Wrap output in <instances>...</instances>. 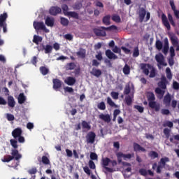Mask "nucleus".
Masks as SVG:
<instances>
[{
    "label": "nucleus",
    "mask_w": 179,
    "mask_h": 179,
    "mask_svg": "<svg viewBox=\"0 0 179 179\" xmlns=\"http://www.w3.org/2000/svg\"><path fill=\"white\" fill-rule=\"evenodd\" d=\"M167 78L166 76H163L161 78V81L158 83V87L155 88V92L156 94H159L161 96V98L164 96V93H166V89H167Z\"/></svg>",
    "instance_id": "f257e3e1"
},
{
    "label": "nucleus",
    "mask_w": 179,
    "mask_h": 179,
    "mask_svg": "<svg viewBox=\"0 0 179 179\" xmlns=\"http://www.w3.org/2000/svg\"><path fill=\"white\" fill-rule=\"evenodd\" d=\"M148 100L149 101L148 106L150 108L155 110L156 113L160 111V103H156L155 100L156 98L155 97V94L153 92H149L148 95Z\"/></svg>",
    "instance_id": "f03ea898"
},
{
    "label": "nucleus",
    "mask_w": 179,
    "mask_h": 179,
    "mask_svg": "<svg viewBox=\"0 0 179 179\" xmlns=\"http://www.w3.org/2000/svg\"><path fill=\"white\" fill-rule=\"evenodd\" d=\"M106 30L111 31V30H117V27L115 25H112L109 27H101V29L94 28L93 31L96 36L99 37H106L107 36V33H106Z\"/></svg>",
    "instance_id": "7ed1b4c3"
},
{
    "label": "nucleus",
    "mask_w": 179,
    "mask_h": 179,
    "mask_svg": "<svg viewBox=\"0 0 179 179\" xmlns=\"http://www.w3.org/2000/svg\"><path fill=\"white\" fill-rule=\"evenodd\" d=\"M20 160L22 159V155L19 153V150L17 149H12L11 150V155H7L6 158H4L2 162L3 163H9L11 160Z\"/></svg>",
    "instance_id": "20e7f679"
},
{
    "label": "nucleus",
    "mask_w": 179,
    "mask_h": 179,
    "mask_svg": "<svg viewBox=\"0 0 179 179\" xmlns=\"http://www.w3.org/2000/svg\"><path fill=\"white\" fill-rule=\"evenodd\" d=\"M34 27L35 30H43L45 33H50V29L45 27L44 22H34Z\"/></svg>",
    "instance_id": "39448f33"
},
{
    "label": "nucleus",
    "mask_w": 179,
    "mask_h": 179,
    "mask_svg": "<svg viewBox=\"0 0 179 179\" xmlns=\"http://www.w3.org/2000/svg\"><path fill=\"white\" fill-rule=\"evenodd\" d=\"M110 162H111V159L110 158L108 157L103 158L101 165H102V167L105 169L106 171H108V173H113V171H114V169H113L112 168L108 167V164H110Z\"/></svg>",
    "instance_id": "423d86ee"
},
{
    "label": "nucleus",
    "mask_w": 179,
    "mask_h": 179,
    "mask_svg": "<svg viewBox=\"0 0 179 179\" xmlns=\"http://www.w3.org/2000/svg\"><path fill=\"white\" fill-rule=\"evenodd\" d=\"M116 157L117 159V162L119 164H120V163H122V158L124 160H127V159H131L132 157V155L124 154L122 152H119L116 154Z\"/></svg>",
    "instance_id": "0eeeda50"
},
{
    "label": "nucleus",
    "mask_w": 179,
    "mask_h": 179,
    "mask_svg": "<svg viewBox=\"0 0 179 179\" xmlns=\"http://www.w3.org/2000/svg\"><path fill=\"white\" fill-rule=\"evenodd\" d=\"M86 140L87 143H94L96 141V133L94 131H90L86 136Z\"/></svg>",
    "instance_id": "6e6552de"
},
{
    "label": "nucleus",
    "mask_w": 179,
    "mask_h": 179,
    "mask_svg": "<svg viewBox=\"0 0 179 179\" xmlns=\"http://www.w3.org/2000/svg\"><path fill=\"white\" fill-rule=\"evenodd\" d=\"M146 13L147 12L145 8L141 7L138 8V14L140 23H142L143 20H145V16H146Z\"/></svg>",
    "instance_id": "1a4fd4ad"
},
{
    "label": "nucleus",
    "mask_w": 179,
    "mask_h": 179,
    "mask_svg": "<svg viewBox=\"0 0 179 179\" xmlns=\"http://www.w3.org/2000/svg\"><path fill=\"white\" fill-rule=\"evenodd\" d=\"M141 69L143 71V73L148 76L149 75V71H150L153 66H152L150 64H141Z\"/></svg>",
    "instance_id": "9d476101"
},
{
    "label": "nucleus",
    "mask_w": 179,
    "mask_h": 179,
    "mask_svg": "<svg viewBox=\"0 0 179 179\" xmlns=\"http://www.w3.org/2000/svg\"><path fill=\"white\" fill-rule=\"evenodd\" d=\"M62 12V9L58 6H52L50 8L49 13L52 16H57V15L61 13Z\"/></svg>",
    "instance_id": "9b49d317"
},
{
    "label": "nucleus",
    "mask_w": 179,
    "mask_h": 179,
    "mask_svg": "<svg viewBox=\"0 0 179 179\" xmlns=\"http://www.w3.org/2000/svg\"><path fill=\"white\" fill-rule=\"evenodd\" d=\"M162 24L167 30H171V26H170V22H169V19H167V16H166V14L163 13L162 15Z\"/></svg>",
    "instance_id": "f8f14e48"
},
{
    "label": "nucleus",
    "mask_w": 179,
    "mask_h": 179,
    "mask_svg": "<svg viewBox=\"0 0 179 179\" xmlns=\"http://www.w3.org/2000/svg\"><path fill=\"white\" fill-rule=\"evenodd\" d=\"M155 59L159 65H162L163 66H167V63L164 62V56L162 54L156 55Z\"/></svg>",
    "instance_id": "ddd939ff"
},
{
    "label": "nucleus",
    "mask_w": 179,
    "mask_h": 179,
    "mask_svg": "<svg viewBox=\"0 0 179 179\" xmlns=\"http://www.w3.org/2000/svg\"><path fill=\"white\" fill-rule=\"evenodd\" d=\"M52 83H53V89L54 90H58V89H61L62 87V81H61L58 78H54L52 80Z\"/></svg>",
    "instance_id": "4468645a"
},
{
    "label": "nucleus",
    "mask_w": 179,
    "mask_h": 179,
    "mask_svg": "<svg viewBox=\"0 0 179 179\" xmlns=\"http://www.w3.org/2000/svg\"><path fill=\"white\" fill-rule=\"evenodd\" d=\"M106 57L108 58V59H118V56L117 55L114 54V52H111V50L108 49L105 52Z\"/></svg>",
    "instance_id": "2eb2a0df"
},
{
    "label": "nucleus",
    "mask_w": 179,
    "mask_h": 179,
    "mask_svg": "<svg viewBox=\"0 0 179 179\" xmlns=\"http://www.w3.org/2000/svg\"><path fill=\"white\" fill-rule=\"evenodd\" d=\"M99 119L104 121V122L108 123L111 122V117H110L109 114L104 115L101 113L99 115Z\"/></svg>",
    "instance_id": "dca6fc26"
},
{
    "label": "nucleus",
    "mask_w": 179,
    "mask_h": 179,
    "mask_svg": "<svg viewBox=\"0 0 179 179\" xmlns=\"http://www.w3.org/2000/svg\"><path fill=\"white\" fill-rule=\"evenodd\" d=\"M133 148L134 152H146V149L141 146V145H139L138 143H134Z\"/></svg>",
    "instance_id": "f3484780"
},
{
    "label": "nucleus",
    "mask_w": 179,
    "mask_h": 179,
    "mask_svg": "<svg viewBox=\"0 0 179 179\" xmlns=\"http://www.w3.org/2000/svg\"><path fill=\"white\" fill-rule=\"evenodd\" d=\"M22 129L16 128L12 131V135L15 139L22 136Z\"/></svg>",
    "instance_id": "a211bd4d"
},
{
    "label": "nucleus",
    "mask_w": 179,
    "mask_h": 179,
    "mask_svg": "<svg viewBox=\"0 0 179 179\" xmlns=\"http://www.w3.org/2000/svg\"><path fill=\"white\" fill-rule=\"evenodd\" d=\"M65 83H66V85H68L69 86H73V85H75V83H76V78H73V77H68L66 80H65Z\"/></svg>",
    "instance_id": "6ab92c4d"
},
{
    "label": "nucleus",
    "mask_w": 179,
    "mask_h": 179,
    "mask_svg": "<svg viewBox=\"0 0 179 179\" xmlns=\"http://www.w3.org/2000/svg\"><path fill=\"white\" fill-rule=\"evenodd\" d=\"M8 100V107H10L11 108H13L15 107L16 102L15 101V98L12 96H8L7 98Z\"/></svg>",
    "instance_id": "aec40b11"
},
{
    "label": "nucleus",
    "mask_w": 179,
    "mask_h": 179,
    "mask_svg": "<svg viewBox=\"0 0 179 179\" xmlns=\"http://www.w3.org/2000/svg\"><path fill=\"white\" fill-rule=\"evenodd\" d=\"M169 39L166 38L164 39V45L162 50V52L164 54V55H167V54H169Z\"/></svg>",
    "instance_id": "412c9836"
},
{
    "label": "nucleus",
    "mask_w": 179,
    "mask_h": 179,
    "mask_svg": "<svg viewBox=\"0 0 179 179\" xmlns=\"http://www.w3.org/2000/svg\"><path fill=\"white\" fill-rule=\"evenodd\" d=\"M6 19H8V14L6 13L0 15V27L3 26V24L6 23Z\"/></svg>",
    "instance_id": "4be33fe9"
},
{
    "label": "nucleus",
    "mask_w": 179,
    "mask_h": 179,
    "mask_svg": "<svg viewBox=\"0 0 179 179\" xmlns=\"http://www.w3.org/2000/svg\"><path fill=\"white\" fill-rule=\"evenodd\" d=\"M171 103V95L170 94V93H167L164 97V103L166 106H170Z\"/></svg>",
    "instance_id": "5701e85b"
},
{
    "label": "nucleus",
    "mask_w": 179,
    "mask_h": 179,
    "mask_svg": "<svg viewBox=\"0 0 179 179\" xmlns=\"http://www.w3.org/2000/svg\"><path fill=\"white\" fill-rule=\"evenodd\" d=\"M91 75L96 76V78H100L101 76V70L97 69H92V71L90 72Z\"/></svg>",
    "instance_id": "b1692460"
},
{
    "label": "nucleus",
    "mask_w": 179,
    "mask_h": 179,
    "mask_svg": "<svg viewBox=\"0 0 179 179\" xmlns=\"http://www.w3.org/2000/svg\"><path fill=\"white\" fill-rule=\"evenodd\" d=\"M110 19H111V16L110 15L104 16L102 19V23H103L105 26H110V24H111Z\"/></svg>",
    "instance_id": "393cba45"
},
{
    "label": "nucleus",
    "mask_w": 179,
    "mask_h": 179,
    "mask_svg": "<svg viewBox=\"0 0 179 179\" xmlns=\"http://www.w3.org/2000/svg\"><path fill=\"white\" fill-rule=\"evenodd\" d=\"M76 55L80 58H86V50L82 48L76 52Z\"/></svg>",
    "instance_id": "a878e982"
},
{
    "label": "nucleus",
    "mask_w": 179,
    "mask_h": 179,
    "mask_svg": "<svg viewBox=\"0 0 179 179\" xmlns=\"http://www.w3.org/2000/svg\"><path fill=\"white\" fill-rule=\"evenodd\" d=\"M45 23L46 26H48V27H52V26H54V18L47 17L45 20Z\"/></svg>",
    "instance_id": "bb28decb"
},
{
    "label": "nucleus",
    "mask_w": 179,
    "mask_h": 179,
    "mask_svg": "<svg viewBox=\"0 0 179 179\" xmlns=\"http://www.w3.org/2000/svg\"><path fill=\"white\" fill-rule=\"evenodd\" d=\"M169 38L173 45H178V38L176 35H171Z\"/></svg>",
    "instance_id": "cd10ccee"
},
{
    "label": "nucleus",
    "mask_w": 179,
    "mask_h": 179,
    "mask_svg": "<svg viewBox=\"0 0 179 179\" xmlns=\"http://www.w3.org/2000/svg\"><path fill=\"white\" fill-rule=\"evenodd\" d=\"M124 75H129L131 73V67L128 64H125L122 69Z\"/></svg>",
    "instance_id": "c85d7f7f"
},
{
    "label": "nucleus",
    "mask_w": 179,
    "mask_h": 179,
    "mask_svg": "<svg viewBox=\"0 0 179 179\" xmlns=\"http://www.w3.org/2000/svg\"><path fill=\"white\" fill-rule=\"evenodd\" d=\"M26 101V96L24 93H20L18 96V103L19 104H23Z\"/></svg>",
    "instance_id": "c756f323"
},
{
    "label": "nucleus",
    "mask_w": 179,
    "mask_h": 179,
    "mask_svg": "<svg viewBox=\"0 0 179 179\" xmlns=\"http://www.w3.org/2000/svg\"><path fill=\"white\" fill-rule=\"evenodd\" d=\"M32 41H33V43H34L35 44L38 45V43H41V41H43V37L38 36L37 35H34Z\"/></svg>",
    "instance_id": "7c9ffc66"
},
{
    "label": "nucleus",
    "mask_w": 179,
    "mask_h": 179,
    "mask_svg": "<svg viewBox=\"0 0 179 179\" xmlns=\"http://www.w3.org/2000/svg\"><path fill=\"white\" fill-rule=\"evenodd\" d=\"M67 16L73 17V19H79V14L75 11H69L67 13Z\"/></svg>",
    "instance_id": "2f4dec72"
},
{
    "label": "nucleus",
    "mask_w": 179,
    "mask_h": 179,
    "mask_svg": "<svg viewBox=\"0 0 179 179\" xmlns=\"http://www.w3.org/2000/svg\"><path fill=\"white\" fill-rule=\"evenodd\" d=\"M43 50H45V54H51L52 52V46L50 45H43Z\"/></svg>",
    "instance_id": "473e14b6"
},
{
    "label": "nucleus",
    "mask_w": 179,
    "mask_h": 179,
    "mask_svg": "<svg viewBox=\"0 0 179 179\" xmlns=\"http://www.w3.org/2000/svg\"><path fill=\"white\" fill-rule=\"evenodd\" d=\"M155 47L158 51H160L163 49V42L160 40H157L155 42Z\"/></svg>",
    "instance_id": "72a5a7b5"
},
{
    "label": "nucleus",
    "mask_w": 179,
    "mask_h": 179,
    "mask_svg": "<svg viewBox=\"0 0 179 179\" xmlns=\"http://www.w3.org/2000/svg\"><path fill=\"white\" fill-rule=\"evenodd\" d=\"M166 73L167 79L171 80V79H173V73H171V69H170L169 67L166 69Z\"/></svg>",
    "instance_id": "f704fd0d"
},
{
    "label": "nucleus",
    "mask_w": 179,
    "mask_h": 179,
    "mask_svg": "<svg viewBox=\"0 0 179 179\" xmlns=\"http://www.w3.org/2000/svg\"><path fill=\"white\" fill-rule=\"evenodd\" d=\"M170 162V159L167 157H164L163 158H161L159 164H162L164 167L166 166V163Z\"/></svg>",
    "instance_id": "c9c22d12"
},
{
    "label": "nucleus",
    "mask_w": 179,
    "mask_h": 179,
    "mask_svg": "<svg viewBox=\"0 0 179 179\" xmlns=\"http://www.w3.org/2000/svg\"><path fill=\"white\" fill-rule=\"evenodd\" d=\"M62 9L63 10V13L64 15H65L66 16H68V13H69V8L68 7V5L66 4H63L62 5Z\"/></svg>",
    "instance_id": "e433bc0d"
},
{
    "label": "nucleus",
    "mask_w": 179,
    "mask_h": 179,
    "mask_svg": "<svg viewBox=\"0 0 179 179\" xmlns=\"http://www.w3.org/2000/svg\"><path fill=\"white\" fill-rule=\"evenodd\" d=\"M81 125L83 129H87L89 131L92 129V127L90 126V124H89V123H87V122L85 120L82 122Z\"/></svg>",
    "instance_id": "4c0bfd02"
},
{
    "label": "nucleus",
    "mask_w": 179,
    "mask_h": 179,
    "mask_svg": "<svg viewBox=\"0 0 179 179\" xmlns=\"http://www.w3.org/2000/svg\"><path fill=\"white\" fill-rule=\"evenodd\" d=\"M42 163L43 164H45L46 166L48 164H51V162H50V159H48V157L43 155L42 157Z\"/></svg>",
    "instance_id": "58836bf2"
},
{
    "label": "nucleus",
    "mask_w": 179,
    "mask_h": 179,
    "mask_svg": "<svg viewBox=\"0 0 179 179\" xmlns=\"http://www.w3.org/2000/svg\"><path fill=\"white\" fill-rule=\"evenodd\" d=\"M148 156L151 157V159H157L159 154L156 151H151L149 152Z\"/></svg>",
    "instance_id": "ea45409f"
},
{
    "label": "nucleus",
    "mask_w": 179,
    "mask_h": 179,
    "mask_svg": "<svg viewBox=\"0 0 179 179\" xmlns=\"http://www.w3.org/2000/svg\"><path fill=\"white\" fill-rule=\"evenodd\" d=\"M76 68V64L73 62H71L66 64V69L69 71H73V69H75Z\"/></svg>",
    "instance_id": "a19ab883"
},
{
    "label": "nucleus",
    "mask_w": 179,
    "mask_h": 179,
    "mask_svg": "<svg viewBox=\"0 0 179 179\" xmlns=\"http://www.w3.org/2000/svg\"><path fill=\"white\" fill-rule=\"evenodd\" d=\"M133 57L134 58H137V57H139V48L138 46L134 48Z\"/></svg>",
    "instance_id": "79ce46f5"
},
{
    "label": "nucleus",
    "mask_w": 179,
    "mask_h": 179,
    "mask_svg": "<svg viewBox=\"0 0 179 179\" xmlns=\"http://www.w3.org/2000/svg\"><path fill=\"white\" fill-rule=\"evenodd\" d=\"M10 143L13 149H17V148H19V145H17V141L15 139H10Z\"/></svg>",
    "instance_id": "37998d69"
},
{
    "label": "nucleus",
    "mask_w": 179,
    "mask_h": 179,
    "mask_svg": "<svg viewBox=\"0 0 179 179\" xmlns=\"http://www.w3.org/2000/svg\"><path fill=\"white\" fill-rule=\"evenodd\" d=\"M40 71L41 73H42V75L45 76L48 73V72H50V70H48V69H47L45 66H41L40 67Z\"/></svg>",
    "instance_id": "c03bdc74"
},
{
    "label": "nucleus",
    "mask_w": 179,
    "mask_h": 179,
    "mask_svg": "<svg viewBox=\"0 0 179 179\" xmlns=\"http://www.w3.org/2000/svg\"><path fill=\"white\" fill-rule=\"evenodd\" d=\"M60 23L62 26H68V24H69V20L65 17H61Z\"/></svg>",
    "instance_id": "a18cd8bd"
},
{
    "label": "nucleus",
    "mask_w": 179,
    "mask_h": 179,
    "mask_svg": "<svg viewBox=\"0 0 179 179\" xmlns=\"http://www.w3.org/2000/svg\"><path fill=\"white\" fill-rule=\"evenodd\" d=\"M124 101L127 106H131V104H132V98L129 95L125 97Z\"/></svg>",
    "instance_id": "49530a36"
},
{
    "label": "nucleus",
    "mask_w": 179,
    "mask_h": 179,
    "mask_svg": "<svg viewBox=\"0 0 179 179\" xmlns=\"http://www.w3.org/2000/svg\"><path fill=\"white\" fill-rule=\"evenodd\" d=\"M170 132H171V130L169 128L164 129V134L166 138V139H169L170 138Z\"/></svg>",
    "instance_id": "de8ad7c7"
},
{
    "label": "nucleus",
    "mask_w": 179,
    "mask_h": 179,
    "mask_svg": "<svg viewBox=\"0 0 179 179\" xmlns=\"http://www.w3.org/2000/svg\"><path fill=\"white\" fill-rule=\"evenodd\" d=\"M97 108H99V110H106V103H104V101H101V103H98Z\"/></svg>",
    "instance_id": "09e8293b"
},
{
    "label": "nucleus",
    "mask_w": 179,
    "mask_h": 179,
    "mask_svg": "<svg viewBox=\"0 0 179 179\" xmlns=\"http://www.w3.org/2000/svg\"><path fill=\"white\" fill-rule=\"evenodd\" d=\"M150 78H155L156 76V69L152 66L150 73Z\"/></svg>",
    "instance_id": "8fccbe9b"
},
{
    "label": "nucleus",
    "mask_w": 179,
    "mask_h": 179,
    "mask_svg": "<svg viewBox=\"0 0 179 179\" xmlns=\"http://www.w3.org/2000/svg\"><path fill=\"white\" fill-rule=\"evenodd\" d=\"M112 20L116 22V23H120L121 22V17H120V15H113Z\"/></svg>",
    "instance_id": "3c124183"
},
{
    "label": "nucleus",
    "mask_w": 179,
    "mask_h": 179,
    "mask_svg": "<svg viewBox=\"0 0 179 179\" xmlns=\"http://www.w3.org/2000/svg\"><path fill=\"white\" fill-rule=\"evenodd\" d=\"M168 19L171 24L173 25L174 27L176 26V22H174V20L173 19V15H171V14H168Z\"/></svg>",
    "instance_id": "603ef678"
},
{
    "label": "nucleus",
    "mask_w": 179,
    "mask_h": 179,
    "mask_svg": "<svg viewBox=\"0 0 179 179\" xmlns=\"http://www.w3.org/2000/svg\"><path fill=\"white\" fill-rule=\"evenodd\" d=\"M138 173L141 174V176H143L144 177L148 176V171H146L145 169H140Z\"/></svg>",
    "instance_id": "864d4df0"
},
{
    "label": "nucleus",
    "mask_w": 179,
    "mask_h": 179,
    "mask_svg": "<svg viewBox=\"0 0 179 179\" xmlns=\"http://www.w3.org/2000/svg\"><path fill=\"white\" fill-rule=\"evenodd\" d=\"M107 103L108 104H109V106H110V107H116L115 103H114V101H113V99H111V98L110 97L107 98Z\"/></svg>",
    "instance_id": "5fc2aeb1"
},
{
    "label": "nucleus",
    "mask_w": 179,
    "mask_h": 179,
    "mask_svg": "<svg viewBox=\"0 0 179 179\" xmlns=\"http://www.w3.org/2000/svg\"><path fill=\"white\" fill-rule=\"evenodd\" d=\"M88 164L90 169H91L92 170H94L96 169V164H94V162L90 160Z\"/></svg>",
    "instance_id": "6e6d98bb"
},
{
    "label": "nucleus",
    "mask_w": 179,
    "mask_h": 179,
    "mask_svg": "<svg viewBox=\"0 0 179 179\" xmlns=\"http://www.w3.org/2000/svg\"><path fill=\"white\" fill-rule=\"evenodd\" d=\"M120 94H118V92H112L110 93V96L113 99H114V100H118V96Z\"/></svg>",
    "instance_id": "4d7b16f0"
},
{
    "label": "nucleus",
    "mask_w": 179,
    "mask_h": 179,
    "mask_svg": "<svg viewBox=\"0 0 179 179\" xmlns=\"http://www.w3.org/2000/svg\"><path fill=\"white\" fill-rule=\"evenodd\" d=\"M134 108H136V110H138V113H143L145 108H143V106H141L139 105H136L134 106Z\"/></svg>",
    "instance_id": "13d9d810"
},
{
    "label": "nucleus",
    "mask_w": 179,
    "mask_h": 179,
    "mask_svg": "<svg viewBox=\"0 0 179 179\" xmlns=\"http://www.w3.org/2000/svg\"><path fill=\"white\" fill-rule=\"evenodd\" d=\"M64 38H66V40H69V41H72L73 40V36H72L71 34H67L64 35Z\"/></svg>",
    "instance_id": "bf43d9fd"
},
{
    "label": "nucleus",
    "mask_w": 179,
    "mask_h": 179,
    "mask_svg": "<svg viewBox=\"0 0 179 179\" xmlns=\"http://www.w3.org/2000/svg\"><path fill=\"white\" fill-rule=\"evenodd\" d=\"M90 159L92 161L97 160V159H98L97 154H96L95 152H91L90 153Z\"/></svg>",
    "instance_id": "052dcab7"
},
{
    "label": "nucleus",
    "mask_w": 179,
    "mask_h": 179,
    "mask_svg": "<svg viewBox=\"0 0 179 179\" xmlns=\"http://www.w3.org/2000/svg\"><path fill=\"white\" fill-rule=\"evenodd\" d=\"M83 171L87 176H90L92 174V171H90V169H89L87 166L83 167Z\"/></svg>",
    "instance_id": "680f3d73"
},
{
    "label": "nucleus",
    "mask_w": 179,
    "mask_h": 179,
    "mask_svg": "<svg viewBox=\"0 0 179 179\" xmlns=\"http://www.w3.org/2000/svg\"><path fill=\"white\" fill-rule=\"evenodd\" d=\"M161 114H162V115H169L170 110L169 109H162Z\"/></svg>",
    "instance_id": "e2e57ef3"
},
{
    "label": "nucleus",
    "mask_w": 179,
    "mask_h": 179,
    "mask_svg": "<svg viewBox=\"0 0 179 179\" xmlns=\"http://www.w3.org/2000/svg\"><path fill=\"white\" fill-rule=\"evenodd\" d=\"M121 50L124 51V54H131V50L127 48L125 46H122Z\"/></svg>",
    "instance_id": "0e129e2a"
},
{
    "label": "nucleus",
    "mask_w": 179,
    "mask_h": 179,
    "mask_svg": "<svg viewBox=\"0 0 179 179\" xmlns=\"http://www.w3.org/2000/svg\"><path fill=\"white\" fill-rule=\"evenodd\" d=\"M164 166H162L161 164H159L157 166V174H160L162 173V169L164 168Z\"/></svg>",
    "instance_id": "69168bd1"
},
{
    "label": "nucleus",
    "mask_w": 179,
    "mask_h": 179,
    "mask_svg": "<svg viewBox=\"0 0 179 179\" xmlns=\"http://www.w3.org/2000/svg\"><path fill=\"white\" fill-rule=\"evenodd\" d=\"M164 127H169V128H173V122L168 121L163 124Z\"/></svg>",
    "instance_id": "338daca9"
},
{
    "label": "nucleus",
    "mask_w": 179,
    "mask_h": 179,
    "mask_svg": "<svg viewBox=\"0 0 179 179\" xmlns=\"http://www.w3.org/2000/svg\"><path fill=\"white\" fill-rule=\"evenodd\" d=\"M173 87L175 90H179V83L176 81H174L173 83Z\"/></svg>",
    "instance_id": "774afa93"
}]
</instances>
